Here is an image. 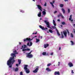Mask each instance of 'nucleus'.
I'll use <instances>...</instances> for the list:
<instances>
[{
    "instance_id": "28",
    "label": "nucleus",
    "mask_w": 75,
    "mask_h": 75,
    "mask_svg": "<svg viewBox=\"0 0 75 75\" xmlns=\"http://www.w3.org/2000/svg\"><path fill=\"white\" fill-rule=\"evenodd\" d=\"M36 42H39V41H40V39H38L36 38Z\"/></svg>"
},
{
    "instance_id": "11",
    "label": "nucleus",
    "mask_w": 75,
    "mask_h": 75,
    "mask_svg": "<svg viewBox=\"0 0 75 75\" xmlns=\"http://www.w3.org/2000/svg\"><path fill=\"white\" fill-rule=\"evenodd\" d=\"M60 74L59 72V71H55L54 72V75H59Z\"/></svg>"
},
{
    "instance_id": "13",
    "label": "nucleus",
    "mask_w": 75,
    "mask_h": 75,
    "mask_svg": "<svg viewBox=\"0 0 75 75\" xmlns=\"http://www.w3.org/2000/svg\"><path fill=\"white\" fill-rule=\"evenodd\" d=\"M27 47V45H24L23 46V45H22V48H21V49H23V48H26V47Z\"/></svg>"
},
{
    "instance_id": "58",
    "label": "nucleus",
    "mask_w": 75,
    "mask_h": 75,
    "mask_svg": "<svg viewBox=\"0 0 75 75\" xmlns=\"http://www.w3.org/2000/svg\"><path fill=\"white\" fill-rule=\"evenodd\" d=\"M40 38H41V39H42V37L41 36V37H40Z\"/></svg>"
},
{
    "instance_id": "9",
    "label": "nucleus",
    "mask_w": 75,
    "mask_h": 75,
    "mask_svg": "<svg viewBox=\"0 0 75 75\" xmlns=\"http://www.w3.org/2000/svg\"><path fill=\"white\" fill-rule=\"evenodd\" d=\"M26 57H28V58H33V54H27L26 56Z\"/></svg>"
},
{
    "instance_id": "23",
    "label": "nucleus",
    "mask_w": 75,
    "mask_h": 75,
    "mask_svg": "<svg viewBox=\"0 0 75 75\" xmlns=\"http://www.w3.org/2000/svg\"><path fill=\"white\" fill-rule=\"evenodd\" d=\"M49 32L51 33H53L52 30L51 29H49Z\"/></svg>"
},
{
    "instance_id": "34",
    "label": "nucleus",
    "mask_w": 75,
    "mask_h": 75,
    "mask_svg": "<svg viewBox=\"0 0 75 75\" xmlns=\"http://www.w3.org/2000/svg\"><path fill=\"white\" fill-rule=\"evenodd\" d=\"M71 45H74V42H73V41H71Z\"/></svg>"
},
{
    "instance_id": "56",
    "label": "nucleus",
    "mask_w": 75,
    "mask_h": 75,
    "mask_svg": "<svg viewBox=\"0 0 75 75\" xmlns=\"http://www.w3.org/2000/svg\"><path fill=\"white\" fill-rule=\"evenodd\" d=\"M59 64L58 65V66H59V64H60V62H58Z\"/></svg>"
},
{
    "instance_id": "4",
    "label": "nucleus",
    "mask_w": 75,
    "mask_h": 75,
    "mask_svg": "<svg viewBox=\"0 0 75 75\" xmlns=\"http://www.w3.org/2000/svg\"><path fill=\"white\" fill-rule=\"evenodd\" d=\"M26 41H31V39L30 38H27L26 39L25 38L24 40V42H25Z\"/></svg>"
},
{
    "instance_id": "3",
    "label": "nucleus",
    "mask_w": 75,
    "mask_h": 75,
    "mask_svg": "<svg viewBox=\"0 0 75 75\" xmlns=\"http://www.w3.org/2000/svg\"><path fill=\"white\" fill-rule=\"evenodd\" d=\"M44 22L45 23H46V24L47 25L46 27L48 28H50V23L49 22H47V21H45Z\"/></svg>"
},
{
    "instance_id": "8",
    "label": "nucleus",
    "mask_w": 75,
    "mask_h": 75,
    "mask_svg": "<svg viewBox=\"0 0 75 75\" xmlns=\"http://www.w3.org/2000/svg\"><path fill=\"white\" fill-rule=\"evenodd\" d=\"M39 70V69L38 68H36L35 70L33 71V73H37L38 72V71Z\"/></svg>"
},
{
    "instance_id": "50",
    "label": "nucleus",
    "mask_w": 75,
    "mask_h": 75,
    "mask_svg": "<svg viewBox=\"0 0 75 75\" xmlns=\"http://www.w3.org/2000/svg\"><path fill=\"white\" fill-rule=\"evenodd\" d=\"M71 73L72 74H74V71L72 70L71 71Z\"/></svg>"
},
{
    "instance_id": "40",
    "label": "nucleus",
    "mask_w": 75,
    "mask_h": 75,
    "mask_svg": "<svg viewBox=\"0 0 75 75\" xmlns=\"http://www.w3.org/2000/svg\"><path fill=\"white\" fill-rule=\"evenodd\" d=\"M20 12H21V13H24V12L22 10H21L20 11Z\"/></svg>"
},
{
    "instance_id": "25",
    "label": "nucleus",
    "mask_w": 75,
    "mask_h": 75,
    "mask_svg": "<svg viewBox=\"0 0 75 75\" xmlns=\"http://www.w3.org/2000/svg\"><path fill=\"white\" fill-rule=\"evenodd\" d=\"M55 26L54 25L53 26H52V28H53V29H57V28H56V27H55Z\"/></svg>"
},
{
    "instance_id": "41",
    "label": "nucleus",
    "mask_w": 75,
    "mask_h": 75,
    "mask_svg": "<svg viewBox=\"0 0 75 75\" xmlns=\"http://www.w3.org/2000/svg\"><path fill=\"white\" fill-rule=\"evenodd\" d=\"M48 29V28H44V30H45V31L46 30Z\"/></svg>"
},
{
    "instance_id": "37",
    "label": "nucleus",
    "mask_w": 75,
    "mask_h": 75,
    "mask_svg": "<svg viewBox=\"0 0 75 75\" xmlns=\"http://www.w3.org/2000/svg\"><path fill=\"white\" fill-rule=\"evenodd\" d=\"M68 13H70V9H68Z\"/></svg>"
},
{
    "instance_id": "1",
    "label": "nucleus",
    "mask_w": 75,
    "mask_h": 75,
    "mask_svg": "<svg viewBox=\"0 0 75 75\" xmlns=\"http://www.w3.org/2000/svg\"><path fill=\"white\" fill-rule=\"evenodd\" d=\"M13 52L14 53H12L11 54V57H10L9 59L7 62V65H8L9 68H11L12 67V65L16 62V60L14 59V57H16V54H18V52H17V51L16 50H13Z\"/></svg>"
},
{
    "instance_id": "26",
    "label": "nucleus",
    "mask_w": 75,
    "mask_h": 75,
    "mask_svg": "<svg viewBox=\"0 0 75 75\" xmlns=\"http://www.w3.org/2000/svg\"><path fill=\"white\" fill-rule=\"evenodd\" d=\"M30 41H29L28 43H27V45L28 46H29V47H30Z\"/></svg>"
},
{
    "instance_id": "44",
    "label": "nucleus",
    "mask_w": 75,
    "mask_h": 75,
    "mask_svg": "<svg viewBox=\"0 0 75 75\" xmlns=\"http://www.w3.org/2000/svg\"><path fill=\"white\" fill-rule=\"evenodd\" d=\"M20 75H23V72L22 71L20 72Z\"/></svg>"
},
{
    "instance_id": "12",
    "label": "nucleus",
    "mask_w": 75,
    "mask_h": 75,
    "mask_svg": "<svg viewBox=\"0 0 75 75\" xmlns=\"http://www.w3.org/2000/svg\"><path fill=\"white\" fill-rule=\"evenodd\" d=\"M38 16L39 17H40L41 16V12L38 13Z\"/></svg>"
},
{
    "instance_id": "61",
    "label": "nucleus",
    "mask_w": 75,
    "mask_h": 75,
    "mask_svg": "<svg viewBox=\"0 0 75 75\" xmlns=\"http://www.w3.org/2000/svg\"><path fill=\"white\" fill-rule=\"evenodd\" d=\"M42 20V18H40V20Z\"/></svg>"
},
{
    "instance_id": "31",
    "label": "nucleus",
    "mask_w": 75,
    "mask_h": 75,
    "mask_svg": "<svg viewBox=\"0 0 75 75\" xmlns=\"http://www.w3.org/2000/svg\"><path fill=\"white\" fill-rule=\"evenodd\" d=\"M51 65V63H50L47 64V67H50Z\"/></svg>"
},
{
    "instance_id": "32",
    "label": "nucleus",
    "mask_w": 75,
    "mask_h": 75,
    "mask_svg": "<svg viewBox=\"0 0 75 75\" xmlns=\"http://www.w3.org/2000/svg\"><path fill=\"white\" fill-rule=\"evenodd\" d=\"M71 37H72V38H74V35H73V34H72V33H71Z\"/></svg>"
},
{
    "instance_id": "45",
    "label": "nucleus",
    "mask_w": 75,
    "mask_h": 75,
    "mask_svg": "<svg viewBox=\"0 0 75 75\" xmlns=\"http://www.w3.org/2000/svg\"><path fill=\"white\" fill-rule=\"evenodd\" d=\"M31 54V53H30V52L29 53H28L27 55H30Z\"/></svg>"
},
{
    "instance_id": "49",
    "label": "nucleus",
    "mask_w": 75,
    "mask_h": 75,
    "mask_svg": "<svg viewBox=\"0 0 75 75\" xmlns=\"http://www.w3.org/2000/svg\"><path fill=\"white\" fill-rule=\"evenodd\" d=\"M16 67H18V64H16Z\"/></svg>"
},
{
    "instance_id": "60",
    "label": "nucleus",
    "mask_w": 75,
    "mask_h": 75,
    "mask_svg": "<svg viewBox=\"0 0 75 75\" xmlns=\"http://www.w3.org/2000/svg\"><path fill=\"white\" fill-rule=\"evenodd\" d=\"M61 26L62 27V25H61Z\"/></svg>"
},
{
    "instance_id": "47",
    "label": "nucleus",
    "mask_w": 75,
    "mask_h": 75,
    "mask_svg": "<svg viewBox=\"0 0 75 75\" xmlns=\"http://www.w3.org/2000/svg\"><path fill=\"white\" fill-rule=\"evenodd\" d=\"M53 53L52 52L50 53L51 55H53Z\"/></svg>"
},
{
    "instance_id": "5",
    "label": "nucleus",
    "mask_w": 75,
    "mask_h": 75,
    "mask_svg": "<svg viewBox=\"0 0 75 75\" xmlns=\"http://www.w3.org/2000/svg\"><path fill=\"white\" fill-rule=\"evenodd\" d=\"M37 6H38V9H39L40 10V11H42V7H41V6L40 5H37Z\"/></svg>"
},
{
    "instance_id": "29",
    "label": "nucleus",
    "mask_w": 75,
    "mask_h": 75,
    "mask_svg": "<svg viewBox=\"0 0 75 75\" xmlns=\"http://www.w3.org/2000/svg\"><path fill=\"white\" fill-rule=\"evenodd\" d=\"M42 13L44 15L46 14V12H45V11H43Z\"/></svg>"
},
{
    "instance_id": "24",
    "label": "nucleus",
    "mask_w": 75,
    "mask_h": 75,
    "mask_svg": "<svg viewBox=\"0 0 75 75\" xmlns=\"http://www.w3.org/2000/svg\"><path fill=\"white\" fill-rule=\"evenodd\" d=\"M33 45V43H32V42H30V45H29V47H31V46H32V45Z\"/></svg>"
},
{
    "instance_id": "19",
    "label": "nucleus",
    "mask_w": 75,
    "mask_h": 75,
    "mask_svg": "<svg viewBox=\"0 0 75 75\" xmlns=\"http://www.w3.org/2000/svg\"><path fill=\"white\" fill-rule=\"evenodd\" d=\"M60 16L62 18H64V16H63V15H62V13H60Z\"/></svg>"
},
{
    "instance_id": "52",
    "label": "nucleus",
    "mask_w": 75,
    "mask_h": 75,
    "mask_svg": "<svg viewBox=\"0 0 75 75\" xmlns=\"http://www.w3.org/2000/svg\"><path fill=\"white\" fill-rule=\"evenodd\" d=\"M55 3V1L54 0V1H53L52 3V4H53V3Z\"/></svg>"
},
{
    "instance_id": "48",
    "label": "nucleus",
    "mask_w": 75,
    "mask_h": 75,
    "mask_svg": "<svg viewBox=\"0 0 75 75\" xmlns=\"http://www.w3.org/2000/svg\"><path fill=\"white\" fill-rule=\"evenodd\" d=\"M58 17H59L60 16H61V15H60V13L59 14V15H58Z\"/></svg>"
},
{
    "instance_id": "55",
    "label": "nucleus",
    "mask_w": 75,
    "mask_h": 75,
    "mask_svg": "<svg viewBox=\"0 0 75 75\" xmlns=\"http://www.w3.org/2000/svg\"><path fill=\"white\" fill-rule=\"evenodd\" d=\"M65 1H68V0H64Z\"/></svg>"
},
{
    "instance_id": "2",
    "label": "nucleus",
    "mask_w": 75,
    "mask_h": 75,
    "mask_svg": "<svg viewBox=\"0 0 75 75\" xmlns=\"http://www.w3.org/2000/svg\"><path fill=\"white\" fill-rule=\"evenodd\" d=\"M28 66V65H24V69L25 70L27 74H28L30 72L29 70L28 69V68H27V67Z\"/></svg>"
},
{
    "instance_id": "14",
    "label": "nucleus",
    "mask_w": 75,
    "mask_h": 75,
    "mask_svg": "<svg viewBox=\"0 0 75 75\" xmlns=\"http://www.w3.org/2000/svg\"><path fill=\"white\" fill-rule=\"evenodd\" d=\"M39 27L40 28H41L42 30H44V27H42V26L40 25L39 26Z\"/></svg>"
},
{
    "instance_id": "18",
    "label": "nucleus",
    "mask_w": 75,
    "mask_h": 75,
    "mask_svg": "<svg viewBox=\"0 0 75 75\" xmlns=\"http://www.w3.org/2000/svg\"><path fill=\"white\" fill-rule=\"evenodd\" d=\"M53 24L54 26H56V23H55V21L54 20H53Z\"/></svg>"
},
{
    "instance_id": "53",
    "label": "nucleus",
    "mask_w": 75,
    "mask_h": 75,
    "mask_svg": "<svg viewBox=\"0 0 75 75\" xmlns=\"http://www.w3.org/2000/svg\"><path fill=\"white\" fill-rule=\"evenodd\" d=\"M70 18H72V15H71L70 16Z\"/></svg>"
},
{
    "instance_id": "10",
    "label": "nucleus",
    "mask_w": 75,
    "mask_h": 75,
    "mask_svg": "<svg viewBox=\"0 0 75 75\" xmlns=\"http://www.w3.org/2000/svg\"><path fill=\"white\" fill-rule=\"evenodd\" d=\"M45 48H46L48 47H49V44H44V45Z\"/></svg>"
},
{
    "instance_id": "15",
    "label": "nucleus",
    "mask_w": 75,
    "mask_h": 75,
    "mask_svg": "<svg viewBox=\"0 0 75 75\" xmlns=\"http://www.w3.org/2000/svg\"><path fill=\"white\" fill-rule=\"evenodd\" d=\"M46 70H47L48 72H50V71H51V70L49 68H47L46 69Z\"/></svg>"
},
{
    "instance_id": "35",
    "label": "nucleus",
    "mask_w": 75,
    "mask_h": 75,
    "mask_svg": "<svg viewBox=\"0 0 75 75\" xmlns=\"http://www.w3.org/2000/svg\"><path fill=\"white\" fill-rule=\"evenodd\" d=\"M30 49L29 48H27L26 49V51H30Z\"/></svg>"
},
{
    "instance_id": "30",
    "label": "nucleus",
    "mask_w": 75,
    "mask_h": 75,
    "mask_svg": "<svg viewBox=\"0 0 75 75\" xmlns=\"http://www.w3.org/2000/svg\"><path fill=\"white\" fill-rule=\"evenodd\" d=\"M61 23H62V25H65V22H62Z\"/></svg>"
},
{
    "instance_id": "57",
    "label": "nucleus",
    "mask_w": 75,
    "mask_h": 75,
    "mask_svg": "<svg viewBox=\"0 0 75 75\" xmlns=\"http://www.w3.org/2000/svg\"><path fill=\"white\" fill-rule=\"evenodd\" d=\"M61 47H59V50H61Z\"/></svg>"
},
{
    "instance_id": "43",
    "label": "nucleus",
    "mask_w": 75,
    "mask_h": 75,
    "mask_svg": "<svg viewBox=\"0 0 75 75\" xmlns=\"http://www.w3.org/2000/svg\"><path fill=\"white\" fill-rule=\"evenodd\" d=\"M26 49H23L22 50L23 51H26Z\"/></svg>"
},
{
    "instance_id": "42",
    "label": "nucleus",
    "mask_w": 75,
    "mask_h": 75,
    "mask_svg": "<svg viewBox=\"0 0 75 75\" xmlns=\"http://www.w3.org/2000/svg\"><path fill=\"white\" fill-rule=\"evenodd\" d=\"M62 38H64V35H63V34H62Z\"/></svg>"
},
{
    "instance_id": "27",
    "label": "nucleus",
    "mask_w": 75,
    "mask_h": 75,
    "mask_svg": "<svg viewBox=\"0 0 75 75\" xmlns=\"http://www.w3.org/2000/svg\"><path fill=\"white\" fill-rule=\"evenodd\" d=\"M50 4H51V5L53 7H54V5L53 4H52V3L51 2L50 3Z\"/></svg>"
},
{
    "instance_id": "38",
    "label": "nucleus",
    "mask_w": 75,
    "mask_h": 75,
    "mask_svg": "<svg viewBox=\"0 0 75 75\" xmlns=\"http://www.w3.org/2000/svg\"><path fill=\"white\" fill-rule=\"evenodd\" d=\"M57 13V11H55L54 12V14H56V13Z\"/></svg>"
},
{
    "instance_id": "22",
    "label": "nucleus",
    "mask_w": 75,
    "mask_h": 75,
    "mask_svg": "<svg viewBox=\"0 0 75 75\" xmlns=\"http://www.w3.org/2000/svg\"><path fill=\"white\" fill-rule=\"evenodd\" d=\"M18 67H16L15 69V72H17V71H18Z\"/></svg>"
},
{
    "instance_id": "7",
    "label": "nucleus",
    "mask_w": 75,
    "mask_h": 75,
    "mask_svg": "<svg viewBox=\"0 0 75 75\" xmlns=\"http://www.w3.org/2000/svg\"><path fill=\"white\" fill-rule=\"evenodd\" d=\"M63 33L65 37H67V31H66V30H64L63 32Z\"/></svg>"
},
{
    "instance_id": "62",
    "label": "nucleus",
    "mask_w": 75,
    "mask_h": 75,
    "mask_svg": "<svg viewBox=\"0 0 75 75\" xmlns=\"http://www.w3.org/2000/svg\"><path fill=\"white\" fill-rule=\"evenodd\" d=\"M71 22L73 21V20H71Z\"/></svg>"
},
{
    "instance_id": "36",
    "label": "nucleus",
    "mask_w": 75,
    "mask_h": 75,
    "mask_svg": "<svg viewBox=\"0 0 75 75\" xmlns=\"http://www.w3.org/2000/svg\"><path fill=\"white\" fill-rule=\"evenodd\" d=\"M66 30H67L69 35V31H68V30L67 29H66Z\"/></svg>"
},
{
    "instance_id": "33",
    "label": "nucleus",
    "mask_w": 75,
    "mask_h": 75,
    "mask_svg": "<svg viewBox=\"0 0 75 75\" xmlns=\"http://www.w3.org/2000/svg\"><path fill=\"white\" fill-rule=\"evenodd\" d=\"M64 6V5L63 4H60V6L61 7H62Z\"/></svg>"
},
{
    "instance_id": "46",
    "label": "nucleus",
    "mask_w": 75,
    "mask_h": 75,
    "mask_svg": "<svg viewBox=\"0 0 75 75\" xmlns=\"http://www.w3.org/2000/svg\"><path fill=\"white\" fill-rule=\"evenodd\" d=\"M37 34V32H36L35 33H33V34Z\"/></svg>"
},
{
    "instance_id": "64",
    "label": "nucleus",
    "mask_w": 75,
    "mask_h": 75,
    "mask_svg": "<svg viewBox=\"0 0 75 75\" xmlns=\"http://www.w3.org/2000/svg\"><path fill=\"white\" fill-rule=\"evenodd\" d=\"M32 51H31L30 52V53H31V52H32Z\"/></svg>"
},
{
    "instance_id": "63",
    "label": "nucleus",
    "mask_w": 75,
    "mask_h": 75,
    "mask_svg": "<svg viewBox=\"0 0 75 75\" xmlns=\"http://www.w3.org/2000/svg\"><path fill=\"white\" fill-rule=\"evenodd\" d=\"M37 36H35V37H37Z\"/></svg>"
},
{
    "instance_id": "51",
    "label": "nucleus",
    "mask_w": 75,
    "mask_h": 75,
    "mask_svg": "<svg viewBox=\"0 0 75 75\" xmlns=\"http://www.w3.org/2000/svg\"><path fill=\"white\" fill-rule=\"evenodd\" d=\"M72 18H69V20H70V21H71V19Z\"/></svg>"
},
{
    "instance_id": "20",
    "label": "nucleus",
    "mask_w": 75,
    "mask_h": 75,
    "mask_svg": "<svg viewBox=\"0 0 75 75\" xmlns=\"http://www.w3.org/2000/svg\"><path fill=\"white\" fill-rule=\"evenodd\" d=\"M57 34L59 36H60V34H59V32L58 30H57Z\"/></svg>"
},
{
    "instance_id": "17",
    "label": "nucleus",
    "mask_w": 75,
    "mask_h": 75,
    "mask_svg": "<svg viewBox=\"0 0 75 75\" xmlns=\"http://www.w3.org/2000/svg\"><path fill=\"white\" fill-rule=\"evenodd\" d=\"M62 11L63 12V14H65V10H64V9L62 8Z\"/></svg>"
},
{
    "instance_id": "16",
    "label": "nucleus",
    "mask_w": 75,
    "mask_h": 75,
    "mask_svg": "<svg viewBox=\"0 0 75 75\" xmlns=\"http://www.w3.org/2000/svg\"><path fill=\"white\" fill-rule=\"evenodd\" d=\"M18 64L20 65V64H21V59H18Z\"/></svg>"
},
{
    "instance_id": "6",
    "label": "nucleus",
    "mask_w": 75,
    "mask_h": 75,
    "mask_svg": "<svg viewBox=\"0 0 75 75\" xmlns=\"http://www.w3.org/2000/svg\"><path fill=\"white\" fill-rule=\"evenodd\" d=\"M68 65L69 67H73V66L72 63L71 62H69L68 64Z\"/></svg>"
},
{
    "instance_id": "21",
    "label": "nucleus",
    "mask_w": 75,
    "mask_h": 75,
    "mask_svg": "<svg viewBox=\"0 0 75 75\" xmlns=\"http://www.w3.org/2000/svg\"><path fill=\"white\" fill-rule=\"evenodd\" d=\"M46 54H47V53L45 52H43L42 53V55H45Z\"/></svg>"
},
{
    "instance_id": "39",
    "label": "nucleus",
    "mask_w": 75,
    "mask_h": 75,
    "mask_svg": "<svg viewBox=\"0 0 75 75\" xmlns=\"http://www.w3.org/2000/svg\"><path fill=\"white\" fill-rule=\"evenodd\" d=\"M44 6H45V7H46V6H47V3L46 2H45L44 4Z\"/></svg>"
},
{
    "instance_id": "59",
    "label": "nucleus",
    "mask_w": 75,
    "mask_h": 75,
    "mask_svg": "<svg viewBox=\"0 0 75 75\" xmlns=\"http://www.w3.org/2000/svg\"><path fill=\"white\" fill-rule=\"evenodd\" d=\"M21 42H19V44L20 45H21Z\"/></svg>"
},
{
    "instance_id": "54",
    "label": "nucleus",
    "mask_w": 75,
    "mask_h": 75,
    "mask_svg": "<svg viewBox=\"0 0 75 75\" xmlns=\"http://www.w3.org/2000/svg\"><path fill=\"white\" fill-rule=\"evenodd\" d=\"M57 21H58L60 22V20L59 19H58L57 20Z\"/></svg>"
}]
</instances>
